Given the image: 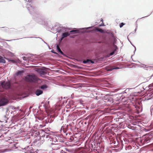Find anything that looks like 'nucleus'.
I'll list each match as a JSON object with an SVG mask.
<instances>
[{"label": "nucleus", "instance_id": "f257e3e1", "mask_svg": "<svg viewBox=\"0 0 153 153\" xmlns=\"http://www.w3.org/2000/svg\"><path fill=\"white\" fill-rule=\"evenodd\" d=\"M25 78L26 81L30 82H35L37 80V76L34 75H28Z\"/></svg>", "mask_w": 153, "mask_h": 153}, {"label": "nucleus", "instance_id": "f03ea898", "mask_svg": "<svg viewBox=\"0 0 153 153\" xmlns=\"http://www.w3.org/2000/svg\"><path fill=\"white\" fill-rule=\"evenodd\" d=\"M2 87L5 89H8L10 88V82H2L1 83Z\"/></svg>", "mask_w": 153, "mask_h": 153}, {"label": "nucleus", "instance_id": "7ed1b4c3", "mask_svg": "<svg viewBox=\"0 0 153 153\" xmlns=\"http://www.w3.org/2000/svg\"><path fill=\"white\" fill-rule=\"evenodd\" d=\"M8 100L5 98H3L0 100V106L4 105L8 102Z\"/></svg>", "mask_w": 153, "mask_h": 153}, {"label": "nucleus", "instance_id": "20e7f679", "mask_svg": "<svg viewBox=\"0 0 153 153\" xmlns=\"http://www.w3.org/2000/svg\"><path fill=\"white\" fill-rule=\"evenodd\" d=\"M52 149L54 150H56L60 149L61 147L60 145L58 144L52 143Z\"/></svg>", "mask_w": 153, "mask_h": 153}, {"label": "nucleus", "instance_id": "39448f33", "mask_svg": "<svg viewBox=\"0 0 153 153\" xmlns=\"http://www.w3.org/2000/svg\"><path fill=\"white\" fill-rule=\"evenodd\" d=\"M42 93H43V91L42 90H39V89H37L35 91V94H36V95L38 96L41 94Z\"/></svg>", "mask_w": 153, "mask_h": 153}, {"label": "nucleus", "instance_id": "423d86ee", "mask_svg": "<svg viewBox=\"0 0 153 153\" xmlns=\"http://www.w3.org/2000/svg\"><path fill=\"white\" fill-rule=\"evenodd\" d=\"M70 34L68 32H65L62 34V39H63L65 37H66L69 35Z\"/></svg>", "mask_w": 153, "mask_h": 153}, {"label": "nucleus", "instance_id": "0eeeda50", "mask_svg": "<svg viewBox=\"0 0 153 153\" xmlns=\"http://www.w3.org/2000/svg\"><path fill=\"white\" fill-rule=\"evenodd\" d=\"M90 62L91 63H94L93 61L88 59H87L86 60H84L83 62L84 63H90Z\"/></svg>", "mask_w": 153, "mask_h": 153}, {"label": "nucleus", "instance_id": "6e6552de", "mask_svg": "<svg viewBox=\"0 0 153 153\" xmlns=\"http://www.w3.org/2000/svg\"><path fill=\"white\" fill-rule=\"evenodd\" d=\"M9 30V28L7 27H4L3 29H2V30L3 31L5 32H8Z\"/></svg>", "mask_w": 153, "mask_h": 153}, {"label": "nucleus", "instance_id": "1a4fd4ad", "mask_svg": "<svg viewBox=\"0 0 153 153\" xmlns=\"http://www.w3.org/2000/svg\"><path fill=\"white\" fill-rule=\"evenodd\" d=\"M79 30H73L70 31V32L71 33H79Z\"/></svg>", "mask_w": 153, "mask_h": 153}, {"label": "nucleus", "instance_id": "9d476101", "mask_svg": "<svg viewBox=\"0 0 153 153\" xmlns=\"http://www.w3.org/2000/svg\"><path fill=\"white\" fill-rule=\"evenodd\" d=\"M48 87V86L46 85H43L41 86L40 88L42 90H45Z\"/></svg>", "mask_w": 153, "mask_h": 153}, {"label": "nucleus", "instance_id": "9b49d317", "mask_svg": "<svg viewBox=\"0 0 153 153\" xmlns=\"http://www.w3.org/2000/svg\"><path fill=\"white\" fill-rule=\"evenodd\" d=\"M56 48L57 49V50H58V51L59 52H60L62 54H63V52L60 49L59 46V45H57L56 46Z\"/></svg>", "mask_w": 153, "mask_h": 153}, {"label": "nucleus", "instance_id": "f8f14e48", "mask_svg": "<svg viewBox=\"0 0 153 153\" xmlns=\"http://www.w3.org/2000/svg\"><path fill=\"white\" fill-rule=\"evenodd\" d=\"M0 63H5V61L2 57L0 58Z\"/></svg>", "mask_w": 153, "mask_h": 153}, {"label": "nucleus", "instance_id": "ddd939ff", "mask_svg": "<svg viewBox=\"0 0 153 153\" xmlns=\"http://www.w3.org/2000/svg\"><path fill=\"white\" fill-rule=\"evenodd\" d=\"M96 30L101 33H103V30L102 29L100 28H96Z\"/></svg>", "mask_w": 153, "mask_h": 153}, {"label": "nucleus", "instance_id": "4468645a", "mask_svg": "<svg viewBox=\"0 0 153 153\" xmlns=\"http://www.w3.org/2000/svg\"><path fill=\"white\" fill-rule=\"evenodd\" d=\"M107 70L108 71H112L113 70V68H112L111 67H108L107 68Z\"/></svg>", "mask_w": 153, "mask_h": 153}, {"label": "nucleus", "instance_id": "2eb2a0df", "mask_svg": "<svg viewBox=\"0 0 153 153\" xmlns=\"http://www.w3.org/2000/svg\"><path fill=\"white\" fill-rule=\"evenodd\" d=\"M70 142H71L74 139V137L72 136H71L70 137Z\"/></svg>", "mask_w": 153, "mask_h": 153}, {"label": "nucleus", "instance_id": "dca6fc26", "mask_svg": "<svg viewBox=\"0 0 153 153\" xmlns=\"http://www.w3.org/2000/svg\"><path fill=\"white\" fill-rule=\"evenodd\" d=\"M125 24V23H121L120 25V27H122Z\"/></svg>", "mask_w": 153, "mask_h": 153}, {"label": "nucleus", "instance_id": "f3484780", "mask_svg": "<svg viewBox=\"0 0 153 153\" xmlns=\"http://www.w3.org/2000/svg\"><path fill=\"white\" fill-rule=\"evenodd\" d=\"M115 51L114 50V51H113L112 52H111L110 53V56H111V55H113L114 54Z\"/></svg>", "mask_w": 153, "mask_h": 153}, {"label": "nucleus", "instance_id": "a211bd4d", "mask_svg": "<svg viewBox=\"0 0 153 153\" xmlns=\"http://www.w3.org/2000/svg\"><path fill=\"white\" fill-rule=\"evenodd\" d=\"M113 68V70L114 69H118L119 68L118 67H114Z\"/></svg>", "mask_w": 153, "mask_h": 153}, {"label": "nucleus", "instance_id": "6ab92c4d", "mask_svg": "<svg viewBox=\"0 0 153 153\" xmlns=\"http://www.w3.org/2000/svg\"><path fill=\"white\" fill-rule=\"evenodd\" d=\"M21 71H18V72H17V75H18L19 74H21Z\"/></svg>", "mask_w": 153, "mask_h": 153}, {"label": "nucleus", "instance_id": "aec40b11", "mask_svg": "<svg viewBox=\"0 0 153 153\" xmlns=\"http://www.w3.org/2000/svg\"><path fill=\"white\" fill-rule=\"evenodd\" d=\"M23 59L25 60H26V58L25 56L23 57Z\"/></svg>", "mask_w": 153, "mask_h": 153}, {"label": "nucleus", "instance_id": "412c9836", "mask_svg": "<svg viewBox=\"0 0 153 153\" xmlns=\"http://www.w3.org/2000/svg\"><path fill=\"white\" fill-rule=\"evenodd\" d=\"M45 72L44 71H42V74H44Z\"/></svg>", "mask_w": 153, "mask_h": 153}, {"label": "nucleus", "instance_id": "4be33fe9", "mask_svg": "<svg viewBox=\"0 0 153 153\" xmlns=\"http://www.w3.org/2000/svg\"><path fill=\"white\" fill-rule=\"evenodd\" d=\"M131 147L130 146H128V148H131Z\"/></svg>", "mask_w": 153, "mask_h": 153}]
</instances>
